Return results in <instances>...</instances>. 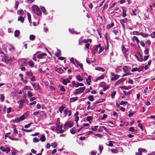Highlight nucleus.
<instances>
[{
	"mask_svg": "<svg viewBox=\"0 0 155 155\" xmlns=\"http://www.w3.org/2000/svg\"><path fill=\"white\" fill-rule=\"evenodd\" d=\"M31 9L37 15L41 16L42 13L39 7L36 5H33L31 7Z\"/></svg>",
	"mask_w": 155,
	"mask_h": 155,
	"instance_id": "1",
	"label": "nucleus"
},
{
	"mask_svg": "<svg viewBox=\"0 0 155 155\" xmlns=\"http://www.w3.org/2000/svg\"><path fill=\"white\" fill-rule=\"evenodd\" d=\"M73 126V123L71 121H69L64 124V128L68 129V127H71Z\"/></svg>",
	"mask_w": 155,
	"mask_h": 155,
	"instance_id": "2",
	"label": "nucleus"
},
{
	"mask_svg": "<svg viewBox=\"0 0 155 155\" xmlns=\"http://www.w3.org/2000/svg\"><path fill=\"white\" fill-rule=\"evenodd\" d=\"M32 85L34 88V90L35 91H38L40 89L38 83L36 84L35 83L34 84H32Z\"/></svg>",
	"mask_w": 155,
	"mask_h": 155,
	"instance_id": "3",
	"label": "nucleus"
},
{
	"mask_svg": "<svg viewBox=\"0 0 155 155\" xmlns=\"http://www.w3.org/2000/svg\"><path fill=\"white\" fill-rule=\"evenodd\" d=\"M54 70L58 73L60 74H62L65 73L61 67L58 68L56 67H55Z\"/></svg>",
	"mask_w": 155,
	"mask_h": 155,
	"instance_id": "4",
	"label": "nucleus"
},
{
	"mask_svg": "<svg viewBox=\"0 0 155 155\" xmlns=\"http://www.w3.org/2000/svg\"><path fill=\"white\" fill-rule=\"evenodd\" d=\"M111 75L112 76L114 77H112L111 78V81H115L117 80L120 76L119 75L116 74H115L114 73H112Z\"/></svg>",
	"mask_w": 155,
	"mask_h": 155,
	"instance_id": "5",
	"label": "nucleus"
},
{
	"mask_svg": "<svg viewBox=\"0 0 155 155\" xmlns=\"http://www.w3.org/2000/svg\"><path fill=\"white\" fill-rule=\"evenodd\" d=\"M122 50L124 54V55L125 56H126V55L127 54V52L129 51V49L125 48V46L124 45L122 46Z\"/></svg>",
	"mask_w": 155,
	"mask_h": 155,
	"instance_id": "6",
	"label": "nucleus"
},
{
	"mask_svg": "<svg viewBox=\"0 0 155 155\" xmlns=\"http://www.w3.org/2000/svg\"><path fill=\"white\" fill-rule=\"evenodd\" d=\"M47 54L45 53H42L38 54L37 55V58L39 59H44L45 58V56Z\"/></svg>",
	"mask_w": 155,
	"mask_h": 155,
	"instance_id": "7",
	"label": "nucleus"
},
{
	"mask_svg": "<svg viewBox=\"0 0 155 155\" xmlns=\"http://www.w3.org/2000/svg\"><path fill=\"white\" fill-rule=\"evenodd\" d=\"M56 132L57 133H58V130L60 131V130H61L63 127L62 125H59L58 124H56Z\"/></svg>",
	"mask_w": 155,
	"mask_h": 155,
	"instance_id": "8",
	"label": "nucleus"
},
{
	"mask_svg": "<svg viewBox=\"0 0 155 155\" xmlns=\"http://www.w3.org/2000/svg\"><path fill=\"white\" fill-rule=\"evenodd\" d=\"M120 23L121 24L122 27L123 28H124L125 27V25L124 24H123V23H127V18H124V19H122L120 20Z\"/></svg>",
	"mask_w": 155,
	"mask_h": 155,
	"instance_id": "9",
	"label": "nucleus"
},
{
	"mask_svg": "<svg viewBox=\"0 0 155 155\" xmlns=\"http://www.w3.org/2000/svg\"><path fill=\"white\" fill-rule=\"evenodd\" d=\"M105 101L104 99H99L97 101L94 102L93 104V107H95L96 105L99 103H102Z\"/></svg>",
	"mask_w": 155,
	"mask_h": 155,
	"instance_id": "10",
	"label": "nucleus"
},
{
	"mask_svg": "<svg viewBox=\"0 0 155 155\" xmlns=\"http://www.w3.org/2000/svg\"><path fill=\"white\" fill-rule=\"evenodd\" d=\"M86 89L85 87H80L79 88L76 89V91H78L79 94L80 93H83L84 91Z\"/></svg>",
	"mask_w": 155,
	"mask_h": 155,
	"instance_id": "11",
	"label": "nucleus"
},
{
	"mask_svg": "<svg viewBox=\"0 0 155 155\" xmlns=\"http://www.w3.org/2000/svg\"><path fill=\"white\" fill-rule=\"evenodd\" d=\"M71 81L68 78L63 79L62 81L63 84L65 85H67V83H69Z\"/></svg>",
	"mask_w": 155,
	"mask_h": 155,
	"instance_id": "12",
	"label": "nucleus"
},
{
	"mask_svg": "<svg viewBox=\"0 0 155 155\" xmlns=\"http://www.w3.org/2000/svg\"><path fill=\"white\" fill-rule=\"evenodd\" d=\"M25 100H19L18 101V103L19 104V107L20 108H21L22 107V106H23V103L24 102V101H25Z\"/></svg>",
	"mask_w": 155,
	"mask_h": 155,
	"instance_id": "13",
	"label": "nucleus"
},
{
	"mask_svg": "<svg viewBox=\"0 0 155 155\" xmlns=\"http://www.w3.org/2000/svg\"><path fill=\"white\" fill-rule=\"evenodd\" d=\"M86 81L87 84L88 85L90 84V82L91 81V76L90 75H89L88 76L87 78L86 79Z\"/></svg>",
	"mask_w": 155,
	"mask_h": 155,
	"instance_id": "14",
	"label": "nucleus"
},
{
	"mask_svg": "<svg viewBox=\"0 0 155 155\" xmlns=\"http://www.w3.org/2000/svg\"><path fill=\"white\" fill-rule=\"evenodd\" d=\"M40 140L42 142H44L46 140V138L44 134H42L40 138Z\"/></svg>",
	"mask_w": 155,
	"mask_h": 155,
	"instance_id": "15",
	"label": "nucleus"
},
{
	"mask_svg": "<svg viewBox=\"0 0 155 155\" xmlns=\"http://www.w3.org/2000/svg\"><path fill=\"white\" fill-rule=\"evenodd\" d=\"M40 8L42 12L44 14L46 15H47V13H46V10L45 8V7L43 6H41Z\"/></svg>",
	"mask_w": 155,
	"mask_h": 155,
	"instance_id": "16",
	"label": "nucleus"
},
{
	"mask_svg": "<svg viewBox=\"0 0 155 155\" xmlns=\"http://www.w3.org/2000/svg\"><path fill=\"white\" fill-rule=\"evenodd\" d=\"M76 77L77 78V80L79 81H83V78L81 77L79 74L77 75L76 76Z\"/></svg>",
	"mask_w": 155,
	"mask_h": 155,
	"instance_id": "17",
	"label": "nucleus"
},
{
	"mask_svg": "<svg viewBox=\"0 0 155 155\" xmlns=\"http://www.w3.org/2000/svg\"><path fill=\"white\" fill-rule=\"evenodd\" d=\"M78 99V97H72L70 99V101L71 102H74Z\"/></svg>",
	"mask_w": 155,
	"mask_h": 155,
	"instance_id": "18",
	"label": "nucleus"
},
{
	"mask_svg": "<svg viewBox=\"0 0 155 155\" xmlns=\"http://www.w3.org/2000/svg\"><path fill=\"white\" fill-rule=\"evenodd\" d=\"M95 69L97 71H100L102 72H104V69L103 68L98 67L95 68Z\"/></svg>",
	"mask_w": 155,
	"mask_h": 155,
	"instance_id": "19",
	"label": "nucleus"
},
{
	"mask_svg": "<svg viewBox=\"0 0 155 155\" xmlns=\"http://www.w3.org/2000/svg\"><path fill=\"white\" fill-rule=\"evenodd\" d=\"M140 35L142 36L143 38H146L148 37V34L147 33L144 34L142 32L140 33Z\"/></svg>",
	"mask_w": 155,
	"mask_h": 155,
	"instance_id": "20",
	"label": "nucleus"
},
{
	"mask_svg": "<svg viewBox=\"0 0 155 155\" xmlns=\"http://www.w3.org/2000/svg\"><path fill=\"white\" fill-rule=\"evenodd\" d=\"M27 15H28V19L29 21V23L30 24H31L32 23V22L31 21V15L28 12L27 13Z\"/></svg>",
	"mask_w": 155,
	"mask_h": 155,
	"instance_id": "21",
	"label": "nucleus"
},
{
	"mask_svg": "<svg viewBox=\"0 0 155 155\" xmlns=\"http://www.w3.org/2000/svg\"><path fill=\"white\" fill-rule=\"evenodd\" d=\"M114 25V23L112 22L111 24H108L106 27L107 28H111Z\"/></svg>",
	"mask_w": 155,
	"mask_h": 155,
	"instance_id": "22",
	"label": "nucleus"
},
{
	"mask_svg": "<svg viewBox=\"0 0 155 155\" xmlns=\"http://www.w3.org/2000/svg\"><path fill=\"white\" fill-rule=\"evenodd\" d=\"M17 13L18 15H24V12L22 9H21L18 11Z\"/></svg>",
	"mask_w": 155,
	"mask_h": 155,
	"instance_id": "23",
	"label": "nucleus"
},
{
	"mask_svg": "<svg viewBox=\"0 0 155 155\" xmlns=\"http://www.w3.org/2000/svg\"><path fill=\"white\" fill-rule=\"evenodd\" d=\"M57 52L55 54V55L56 57H58L60 55H61V51L59 49H57Z\"/></svg>",
	"mask_w": 155,
	"mask_h": 155,
	"instance_id": "24",
	"label": "nucleus"
},
{
	"mask_svg": "<svg viewBox=\"0 0 155 155\" xmlns=\"http://www.w3.org/2000/svg\"><path fill=\"white\" fill-rule=\"evenodd\" d=\"M104 78V74H102L101 76L98 77H97L95 80V81L97 82L98 80L100 79H103Z\"/></svg>",
	"mask_w": 155,
	"mask_h": 155,
	"instance_id": "25",
	"label": "nucleus"
},
{
	"mask_svg": "<svg viewBox=\"0 0 155 155\" xmlns=\"http://www.w3.org/2000/svg\"><path fill=\"white\" fill-rule=\"evenodd\" d=\"M26 75L28 77L32 76L33 75V73L31 71H27L26 72Z\"/></svg>",
	"mask_w": 155,
	"mask_h": 155,
	"instance_id": "26",
	"label": "nucleus"
},
{
	"mask_svg": "<svg viewBox=\"0 0 155 155\" xmlns=\"http://www.w3.org/2000/svg\"><path fill=\"white\" fill-rule=\"evenodd\" d=\"M24 18L22 16H20L18 18V21H20L22 23L24 22Z\"/></svg>",
	"mask_w": 155,
	"mask_h": 155,
	"instance_id": "27",
	"label": "nucleus"
},
{
	"mask_svg": "<svg viewBox=\"0 0 155 155\" xmlns=\"http://www.w3.org/2000/svg\"><path fill=\"white\" fill-rule=\"evenodd\" d=\"M88 99L90 101H94V98L93 97V96L90 95L87 97Z\"/></svg>",
	"mask_w": 155,
	"mask_h": 155,
	"instance_id": "28",
	"label": "nucleus"
},
{
	"mask_svg": "<svg viewBox=\"0 0 155 155\" xmlns=\"http://www.w3.org/2000/svg\"><path fill=\"white\" fill-rule=\"evenodd\" d=\"M64 107L63 106H61V107H59L58 110L61 114L62 113V111L64 110Z\"/></svg>",
	"mask_w": 155,
	"mask_h": 155,
	"instance_id": "29",
	"label": "nucleus"
},
{
	"mask_svg": "<svg viewBox=\"0 0 155 155\" xmlns=\"http://www.w3.org/2000/svg\"><path fill=\"white\" fill-rule=\"evenodd\" d=\"M13 122L15 123H18L20 122V120L19 118L17 117L13 120Z\"/></svg>",
	"mask_w": 155,
	"mask_h": 155,
	"instance_id": "30",
	"label": "nucleus"
},
{
	"mask_svg": "<svg viewBox=\"0 0 155 155\" xmlns=\"http://www.w3.org/2000/svg\"><path fill=\"white\" fill-rule=\"evenodd\" d=\"M20 31L19 30H16L15 31L14 35L16 37H17L20 34Z\"/></svg>",
	"mask_w": 155,
	"mask_h": 155,
	"instance_id": "31",
	"label": "nucleus"
},
{
	"mask_svg": "<svg viewBox=\"0 0 155 155\" xmlns=\"http://www.w3.org/2000/svg\"><path fill=\"white\" fill-rule=\"evenodd\" d=\"M147 150L145 149L142 148H139L138 149V151L139 152H140L142 153V152H146Z\"/></svg>",
	"mask_w": 155,
	"mask_h": 155,
	"instance_id": "32",
	"label": "nucleus"
},
{
	"mask_svg": "<svg viewBox=\"0 0 155 155\" xmlns=\"http://www.w3.org/2000/svg\"><path fill=\"white\" fill-rule=\"evenodd\" d=\"M75 130V127H73L70 130V132L71 134H74L76 133L75 131H73Z\"/></svg>",
	"mask_w": 155,
	"mask_h": 155,
	"instance_id": "33",
	"label": "nucleus"
},
{
	"mask_svg": "<svg viewBox=\"0 0 155 155\" xmlns=\"http://www.w3.org/2000/svg\"><path fill=\"white\" fill-rule=\"evenodd\" d=\"M59 87H60V90L62 91L65 92L66 91V90L63 86L59 85Z\"/></svg>",
	"mask_w": 155,
	"mask_h": 155,
	"instance_id": "34",
	"label": "nucleus"
},
{
	"mask_svg": "<svg viewBox=\"0 0 155 155\" xmlns=\"http://www.w3.org/2000/svg\"><path fill=\"white\" fill-rule=\"evenodd\" d=\"M29 65L30 67L32 68L34 65V63L32 61H30L29 62Z\"/></svg>",
	"mask_w": 155,
	"mask_h": 155,
	"instance_id": "35",
	"label": "nucleus"
},
{
	"mask_svg": "<svg viewBox=\"0 0 155 155\" xmlns=\"http://www.w3.org/2000/svg\"><path fill=\"white\" fill-rule=\"evenodd\" d=\"M86 120L87 121H89V123L91 124V122L90 121L92 120V117L91 116H88L87 117Z\"/></svg>",
	"mask_w": 155,
	"mask_h": 155,
	"instance_id": "36",
	"label": "nucleus"
},
{
	"mask_svg": "<svg viewBox=\"0 0 155 155\" xmlns=\"http://www.w3.org/2000/svg\"><path fill=\"white\" fill-rule=\"evenodd\" d=\"M124 81V78L120 79L117 81L116 84H119L121 82H123Z\"/></svg>",
	"mask_w": 155,
	"mask_h": 155,
	"instance_id": "37",
	"label": "nucleus"
},
{
	"mask_svg": "<svg viewBox=\"0 0 155 155\" xmlns=\"http://www.w3.org/2000/svg\"><path fill=\"white\" fill-rule=\"evenodd\" d=\"M29 39L30 40L33 41L35 39V36L33 35H31L29 36Z\"/></svg>",
	"mask_w": 155,
	"mask_h": 155,
	"instance_id": "38",
	"label": "nucleus"
},
{
	"mask_svg": "<svg viewBox=\"0 0 155 155\" xmlns=\"http://www.w3.org/2000/svg\"><path fill=\"white\" fill-rule=\"evenodd\" d=\"M9 50L10 51H14L15 50V48L12 45L9 46Z\"/></svg>",
	"mask_w": 155,
	"mask_h": 155,
	"instance_id": "39",
	"label": "nucleus"
},
{
	"mask_svg": "<svg viewBox=\"0 0 155 155\" xmlns=\"http://www.w3.org/2000/svg\"><path fill=\"white\" fill-rule=\"evenodd\" d=\"M133 40H136L137 43H140V40L136 36H134L133 37Z\"/></svg>",
	"mask_w": 155,
	"mask_h": 155,
	"instance_id": "40",
	"label": "nucleus"
},
{
	"mask_svg": "<svg viewBox=\"0 0 155 155\" xmlns=\"http://www.w3.org/2000/svg\"><path fill=\"white\" fill-rule=\"evenodd\" d=\"M19 2L18 1H16L15 2V9H17L19 5Z\"/></svg>",
	"mask_w": 155,
	"mask_h": 155,
	"instance_id": "41",
	"label": "nucleus"
},
{
	"mask_svg": "<svg viewBox=\"0 0 155 155\" xmlns=\"http://www.w3.org/2000/svg\"><path fill=\"white\" fill-rule=\"evenodd\" d=\"M122 16L123 17H124L127 16V14L126 13V10L124 9L122 10Z\"/></svg>",
	"mask_w": 155,
	"mask_h": 155,
	"instance_id": "42",
	"label": "nucleus"
},
{
	"mask_svg": "<svg viewBox=\"0 0 155 155\" xmlns=\"http://www.w3.org/2000/svg\"><path fill=\"white\" fill-rule=\"evenodd\" d=\"M57 143L55 142L52 143L51 144V146L53 147L54 148H55L57 146Z\"/></svg>",
	"mask_w": 155,
	"mask_h": 155,
	"instance_id": "43",
	"label": "nucleus"
},
{
	"mask_svg": "<svg viewBox=\"0 0 155 155\" xmlns=\"http://www.w3.org/2000/svg\"><path fill=\"white\" fill-rule=\"evenodd\" d=\"M123 70L124 72L127 71L128 70V68L127 66H124L123 68Z\"/></svg>",
	"mask_w": 155,
	"mask_h": 155,
	"instance_id": "44",
	"label": "nucleus"
},
{
	"mask_svg": "<svg viewBox=\"0 0 155 155\" xmlns=\"http://www.w3.org/2000/svg\"><path fill=\"white\" fill-rule=\"evenodd\" d=\"M116 91H114L111 94V96L112 98H114V96L116 95Z\"/></svg>",
	"mask_w": 155,
	"mask_h": 155,
	"instance_id": "45",
	"label": "nucleus"
},
{
	"mask_svg": "<svg viewBox=\"0 0 155 155\" xmlns=\"http://www.w3.org/2000/svg\"><path fill=\"white\" fill-rule=\"evenodd\" d=\"M144 53L146 54H149V48H146L144 51Z\"/></svg>",
	"mask_w": 155,
	"mask_h": 155,
	"instance_id": "46",
	"label": "nucleus"
},
{
	"mask_svg": "<svg viewBox=\"0 0 155 155\" xmlns=\"http://www.w3.org/2000/svg\"><path fill=\"white\" fill-rule=\"evenodd\" d=\"M39 139H38L36 137H34L33 139V141L34 142L37 143L39 142Z\"/></svg>",
	"mask_w": 155,
	"mask_h": 155,
	"instance_id": "47",
	"label": "nucleus"
},
{
	"mask_svg": "<svg viewBox=\"0 0 155 155\" xmlns=\"http://www.w3.org/2000/svg\"><path fill=\"white\" fill-rule=\"evenodd\" d=\"M97 21L98 20L100 21L101 22L103 21V19L102 17L100 16L99 14L98 15V18L97 19Z\"/></svg>",
	"mask_w": 155,
	"mask_h": 155,
	"instance_id": "48",
	"label": "nucleus"
},
{
	"mask_svg": "<svg viewBox=\"0 0 155 155\" xmlns=\"http://www.w3.org/2000/svg\"><path fill=\"white\" fill-rule=\"evenodd\" d=\"M5 152L6 153H7L10 151V149L8 147H7L5 148Z\"/></svg>",
	"mask_w": 155,
	"mask_h": 155,
	"instance_id": "49",
	"label": "nucleus"
},
{
	"mask_svg": "<svg viewBox=\"0 0 155 155\" xmlns=\"http://www.w3.org/2000/svg\"><path fill=\"white\" fill-rule=\"evenodd\" d=\"M5 99V97L3 94L0 95V100L2 102H3Z\"/></svg>",
	"mask_w": 155,
	"mask_h": 155,
	"instance_id": "50",
	"label": "nucleus"
},
{
	"mask_svg": "<svg viewBox=\"0 0 155 155\" xmlns=\"http://www.w3.org/2000/svg\"><path fill=\"white\" fill-rule=\"evenodd\" d=\"M140 56L141 58L140 59L138 58V57L137 56H136V57L137 58V60L139 61L142 62L143 61V56H142V55H140Z\"/></svg>",
	"mask_w": 155,
	"mask_h": 155,
	"instance_id": "51",
	"label": "nucleus"
},
{
	"mask_svg": "<svg viewBox=\"0 0 155 155\" xmlns=\"http://www.w3.org/2000/svg\"><path fill=\"white\" fill-rule=\"evenodd\" d=\"M138 126L140 127L141 130L143 131V126L140 123H139L138 124Z\"/></svg>",
	"mask_w": 155,
	"mask_h": 155,
	"instance_id": "52",
	"label": "nucleus"
},
{
	"mask_svg": "<svg viewBox=\"0 0 155 155\" xmlns=\"http://www.w3.org/2000/svg\"><path fill=\"white\" fill-rule=\"evenodd\" d=\"M14 133L15 136L17 135L18 133V131L16 129L15 127L14 128Z\"/></svg>",
	"mask_w": 155,
	"mask_h": 155,
	"instance_id": "53",
	"label": "nucleus"
},
{
	"mask_svg": "<svg viewBox=\"0 0 155 155\" xmlns=\"http://www.w3.org/2000/svg\"><path fill=\"white\" fill-rule=\"evenodd\" d=\"M120 88L126 90H128L129 88L128 87H127L125 86H120Z\"/></svg>",
	"mask_w": 155,
	"mask_h": 155,
	"instance_id": "54",
	"label": "nucleus"
},
{
	"mask_svg": "<svg viewBox=\"0 0 155 155\" xmlns=\"http://www.w3.org/2000/svg\"><path fill=\"white\" fill-rule=\"evenodd\" d=\"M28 95L29 97H30L33 96L32 93L30 91H28Z\"/></svg>",
	"mask_w": 155,
	"mask_h": 155,
	"instance_id": "55",
	"label": "nucleus"
},
{
	"mask_svg": "<svg viewBox=\"0 0 155 155\" xmlns=\"http://www.w3.org/2000/svg\"><path fill=\"white\" fill-rule=\"evenodd\" d=\"M68 110L67 108H66L64 110V117H65L67 116V114H68Z\"/></svg>",
	"mask_w": 155,
	"mask_h": 155,
	"instance_id": "56",
	"label": "nucleus"
},
{
	"mask_svg": "<svg viewBox=\"0 0 155 155\" xmlns=\"http://www.w3.org/2000/svg\"><path fill=\"white\" fill-rule=\"evenodd\" d=\"M143 69V66H141L140 67H139L138 68L137 71L139 72H140V71H142Z\"/></svg>",
	"mask_w": 155,
	"mask_h": 155,
	"instance_id": "57",
	"label": "nucleus"
},
{
	"mask_svg": "<svg viewBox=\"0 0 155 155\" xmlns=\"http://www.w3.org/2000/svg\"><path fill=\"white\" fill-rule=\"evenodd\" d=\"M32 123L31 122H30V123H28L27 125H26L24 127L25 128H27L29 127H30L31 126V124Z\"/></svg>",
	"mask_w": 155,
	"mask_h": 155,
	"instance_id": "58",
	"label": "nucleus"
},
{
	"mask_svg": "<svg viewBox=\"0 0 155 155\" xmlns=\"http://www.w3.org/2000/svg\"><path fill=\"white\" fill-rule=\"evenodd\" d=\"M103 146L99 145V149L100 150V152L101 153V152L103 149Z\"/></svg>",
	"mask_w": 155,
	"mask_h": 155,
	"instance_id": "59",
	"label": "nucleus"
},
{
	"mask_svg": "<svg viewBox=\"0 0 155 155\" xmlns=\"http://www.w3.org/2000/svg\"><path fill=\"white\" fill-rule=\"evenodd\" d=\"M30 89H31V87L28 86H25L24 88V90H25Z\"/></svg>",
	"mask_w": 155,
	"mask_h": 155,
	"instance_id": "60",
	"label": "nucleus"
},
{
	"mask_svg": "<svg viewBox=\"0 0 155 155\" xmlns=\"http://www.w3.org/2000/svg\"><path fill=\"white\" fill-rule=\"evenodd\" d=\"M128 103V102L126 101H122L121 103H120V104L121 105H125L127 104Z\"/></svg>",
	"mask_w": 155,
	"mask_h": 155,
	"instance_id": "61",
	"label": "nucleus"
},
{
	"mask_svg": "<svg viewBox=\"0 0 155 155\" xmlns=\"http://www.w3.org/2000/svg\"><path fill=\"white\" fill-rule=\"evenodd\" d=\"M98 127V126H94V127H92L91 128V130L94 131H96L97 130V127Z\"/></svg>",
	"mask_w": 155,
	"mask_h": 155,
	"instance_id": "62",
	"label": "nucleus"
},
{
	"mask_svg": "<svg viewBox=\"0 0 155 155\" xmlns=\"http://www.w3.org/2000/svg\"><path fill=\"white\" fill-rule=\"evenodd\" d=\"M112 32L114 33L115 35H117L119 33L118 31L115 29Z\"/></svg>",
	"mask_w": 155,
	"mask_h": 155,
	"instance_id": "63",
	"label": "nucleus"
},
{
	"mask_svg": "<svg viewBox=\"0 0 155 155\" xmlns=\"http://www.w3.org/2000/svg\"><path fill=\"white\" fill-rule=\"evenodd\" d=\"M7 114H9L11 111L12 108H11V107H10L7 109Z\"/></svg>",
	"mask_w": 155,
	"mask_h": 155,
	"instance_id": "64",
	"label": "nucleus"
}]
</instances>
